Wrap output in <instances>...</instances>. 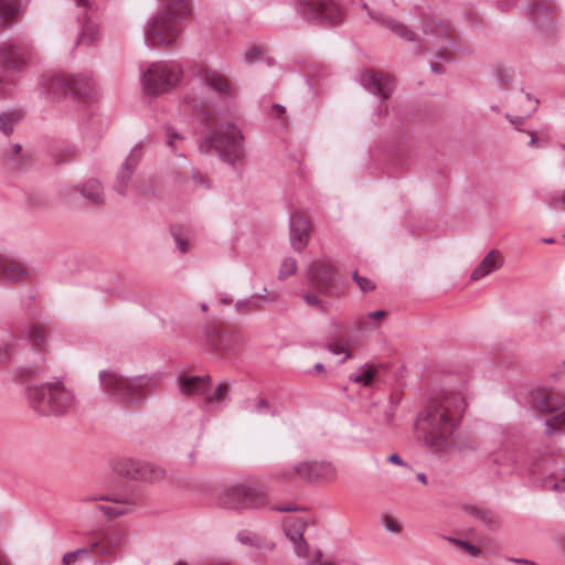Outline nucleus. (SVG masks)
I'll use <instances>...</instances> for the list:
<instances>
[{
    "mask_svg": "<svg viewBox=\"0 0 565 565\" xmlns=\"http://www.w3.org/2000/svg\"><path fill=\"white\" fill-rule=\"evenodd\" d=\"M0 270L3 277L9 281H19L26 276L25 268L15 262H4L0 264Z\"/></svg>",
    "mask_w": 565,
    "mask_h": 565,
    "instance_id": "nucleus-32",
    "label": "nucleus"
},
{
    "mask_svg": "<svg viewBox=\"0 0 565 565\" xmlns=\"http://www.w3.org/2000/svg\"><path fill=\"white\" fill-rule=\"evenodd\" d=\"M335 268L323 260L311 264L308 268V279L310 285L320 295H330L335 285Z\"/></svg>",
    "mask_w": 565,
    "mask_h": 565,
    "instance_id": "nucleus-13",
    "label": "nucleus"
},
{
    "mask_svg": "<svg viewBox=\"0 0 565 565\" xmlns=\"http://www.w3.org/2000/svg\"><path fill=\"white\" fill-rule=\"evenodd\" d=\"M299 477L306 481H331L335 478V469L330 462L324 461H303L294 467L292 471L287 472V477Z\"/></svg>",
    "mask_w": 565,
    "mask_h": 565,
    "instance_id": "nucleus-12",
    "label": "nucleus"
},
{
    "mask_svg": "<svg viewBox=\"0 0 565 565\" xmlns=\"http://www.w3.org/2000/svg\"><path fill=\"white\" fill-rule=\"evenodd\" d=\"M430 68L436 74H440V73L444 72L443 66L439 63H436V62L430 63Z\"/></svg>",
    "mask_w": 565,
    "mask_h": 565,
    "instance_id": "nucleus-62",
    "label": "nucleus"
},
{
    "mask_svg": "<svg viewBox=\"0 0 565 565\" xmlns=\"http://www.w3.org/2000/svg\"><path fill=\"white\" fill-rule=\"evenodd\" d=\"M21 119L19 111L3 113L0 115V130L9 136L13 132V126Z\"/></svg>",
    "mask_w": 565,
    "mask_h": 565,
    "instance_id": "nucleus-37",
    "label": "nucleus"
},
{
    "mask_svg": "<svg viewBox=\"0 0 565 565\" xmlns=\"http://www.w3.org/2000/svg\"><path fill=\"white\" fill-rule=\"evenodd\" d=\"M297 260L292 257L285 258L279 268L278 278L284 280L290 276H292L297 271Z\"/></svg>",
    "mask_w": 565,
    "mask_h": 565,
    "instance_id": "nucleus-42",
    "label": "nucleus"
},
{
    "mask_svg": "<svg viewBox=\"0 0 565 565\" xmlns=\"http://www.w3.org/2000/svg\"><path fill=\"white\" fill-rule=\"evenodd\" d=\"M14 351L13 343H4L0 344V366L6 365L8 361L11 360Z\"/></svg>",
    "mask_w": 565,
    "mask_h": 565,
    "instance_id": "nucleus-48",
    "label": "nucleus"
},
{
    "mask_svg": "<svg viewBox=\"0 0 565 565\" xmlns=\"http://www.w3.org/2000/svg\"><path fill=\"white\" fill-rule=\"evenodd\" d=\"M142 157L140 147H135L128 154L125 162L121 164L117 172V179L115 183V190L120 195H126L128 183L135 172V169Z\"/></svg>",
    "mask_w": 565,
    "mask_h": 565,
    "instance_id": "nucleus-19",
    "label": "nucleus"
},
{
    "mask_svg": "<svg viewBox=\"0 0 565 565\" xmlns=\"http://www.w3.org/2000/svg\"><path fill=\"white\" fill-rule=\"evenodd\" d=\"M386 316V312L384 310H377V311H373L369 315L370 318L372 319H380V318H383Z\"/></svg>",
    "mask_w": 565,
    "mask_h": 565,
    "instance_id": "nucleus-63",
    "label": "nucleus"
},
{
    "mask_svg": "<svg viewBox=\"0 0 565 565\" xmlns=\"http://www.w3.org/2000/svg\"><path fill=\"white\" fill-rule=\"evenodd\" d=\"M166 132L168 137L167 145L169 147H175L177 143L183 141V137L179 135L173 128L167 127Z\"/></svg>",
    "mask_w": 565,
    "mask_h": 565,
    "instance_id": "nucleus-53",
    "label": "nucleus"
},
{
    "mask_svg": "<svg viewBox=\"0 0 565 565\" xmlns=\"http://www.w3.org/2000/svg\"><path fill=\"white\" fill-rule=\"evenodd\" d=\"M306 526L307 521L300 516H288L284 520L285 534L294 543L296 554L302 557L308 553V545L303 539Z\"/></svg>",
    "mask_w": 565,
    "mask_h": 565,
    "instance_id": "nucleus-15",
    "label": "nucleus"
},
{
    "mask_svg": "<svg viewBox=\"0 0 565 565\" xmlns=\"http://www.w3.org/2000/svg\"><path fill=\"white\" fill-rule=\"evenodd\" d=\"M230 392V386L227 383L222 382L217 385L215 392L206 397V403H214L224 401L227 397V394Z\"/></svg>",
    "mask_w": 565,
    "mask_h": 565,
    "instance_id": "nucleus-46",
    "label": "nucleus"
},
{
    "mask_svg": "<svg viewBox=\"0 0 565 565\" xmlns=\"http://www.w3.org/2000/svg\"><path fill=\"white\" fill-rule=\"evenodd\" d=\"M29 401L43 415H62L74 406L73 394L60 382L29 387Z\"/></svg>",
    "mask_w": 565,
    "mask_h": 565,
    "instance_id": "nucleus-5",
    "label": "nucleus"
},
{
    "mask_svg": "<svg viewBox=\"0 0 565 565\" xmlns=\"http://www.w3.org/2000/svg\"><path fill=\"white\" fill-rule=\"evenodd\" d=\"M32 49L29 44L7 39L0 43V67L9 71H22L29 66Z\"/></svg>",
    "mask_w": 565,
    "mask_h": 565,
    "instance_id": "nucleus-10",
    "label": "nucleus"
},
{
    "mask_svg": "<svg viewBox=\"0 0 565 565\" xmlns=\"http://www.w3.org/2000/svg\"><path fill=\"white\" fill-rule=\"evenodd\" d=\"M554 10V6L544 0H534L529 7V14L535 21L539 22L545 18H548Z\"/></svg>",
    "mask_w": 565,
    "mask_h": 565,
    "instance_id": "nucleus-34",
    "label": "nucleus"
},
{
    "mask_svg": "<svg viewBox=\"0 0 565 565\" xmlns=\"http://www.w3.org/2000/svg\"><path fill=\"white\" fill-rule=\"evenodd\" d=\"M93 552L92 544L89 547H81L75 551L67 552L63 555L62 563L63 565H71L77 561L89 558Z\"/></svg>",
    "mask_w": 565,
    "mask_h": 565,
    "instance_id": "nucleus-39",
    "label": "nucleus"
},
{
    "mask_svg": "<svg viewBox=\"0 0 565 565\" xmlns=\"http://www.w3.org/2000/svg\"><path fill=\"white\" fill-rule=\"evenodd\" d=\"M173 237L181 253L188 252V242L182 237L181 234L173 232Z\"/></svg>",
    "mask_w": 565,
    "mask_h": 565,
    "instance_id": "nucleus-56",
    "label": "nucleus"
},
{
    "mask_svg": "<svg viewBox=\"0 0 565 565\" xmlns=\"http://www.w3.org/2000/svg\"><path fill=\"white\" fill-rule=\"evenodd\" d=\"M297 12L306 20L324 25L342 21V11L332 0H297Z\"/></svg>",
    "mask_w": 565,
    "mask_h": 565,
    "instance_id": "nucleus-8",
    "label": "nucleus"
},
{
    "mask_svg": "<svg viewBox=\"0 0 565 565\" xmlns=\"http://www.w3.org/2000/svg\"><path fill=\"white\" fill-rule=\"evenodd\" d=\"M361 84L383 100L387 99L393 90L391 78L374 70H366L362 73Z\"/></svg>",
    "mask_w": 565,
    "mask_h": 565,
    "instance_id": "nucleus-17",
    "label": "nucleus"
},
{
    "mask_svg": "<svg viewBox=\"0 0 565 565\" xmlns=\"http://www.w3.org/2000/svg\"><path fill=\"white\" fill-rule=\"evenodd\" d=\"M166 477V470L152 463L141 462L137 480L145 482L161 481Z\"/></svg>",
    "mask_w": 565,
    "mask_h": 565,
    "instance_id": "nucleus-29",
    "label": "nucleus"
},
{
    "mask_svg": "<svg viewBox=\"0 0 565 565\" xmlns=\"http://www.w3.org/2000/svg\"><path fill=\"white\" fill-rule=\"evenodd\" d=\"M437 56L441 60L447 61L449 58L448 47L444 46V47L439 49Z\"/></svg>",
    "mask_w": 565,
    "mask_h": 565,
    "instance_id": "nucleus-61",
    "label": "nucleus"
},
{
    "mask_svg": "<svg viewBox=\"0 0 565 565\" xmlns=\"http://www.w3.org/2000/svg\"><path fill=\"white\" fill-rule=\"evenodd\" d=\"M505 118L518 129V130H521V126L523 125L524 122V118L523 117H513L509 114L505 115Z\"/></svg>",
    "mask_w": 565,
    "mask_h": 565,
    "instance_id": "nucleus-58",
    "label": "nucleus"
},
{
    "mask_svg": "<svg viewBox=\"0 0 565 565\" xmlns=\"http://www.w3.org/2000/svg\"><path fill=\"white\" fill-rule=\"evenodd\" d=\"M185 104L200 116L202 122L212 128V134L200 145V151L210 153L213 150L224 161L234 164L243 156L242 135L231 124L215 122L205 107V102L192 93L185 97Z\"/></svg>",
    "mask_w": 565,
    "mask_h": 565,
    "instance_id": "nucleus-2",
    "label": "nucleus"
},
{
    "mask_svg": "<svg viewBox=\"0 0 565 565\" xmlns=\"http://www.w3.org/2000/svg\"><path fill=\"white\" fill-rule=\"evenodd\" d=\"M564 404V397L559 392L540 390L534 397L535 407L544 413H553Z\"/></svg>",
    "mask_w": 565,
    "mask_h": 565,
    "instance_id": "nucleus-22",
    "label": "nucleus"
},
{
    "mask_svg": "<svg viewBox=\"0 0 565 565\" xmlns=\"http://www.w3.org/2000/svg\"><path fill=\"white\" fill-rule=\"evenodd\" d=\"M303 299L308 306L320 309L323 313L328 311L327 307L321 302L319 297L315 294H306Z\"/></svg>",
    "mask_w": 565,
    "mask_h": 565,
    "instance_id": "nucleus-50",
    "label": "nucleus"
},
{
    "mask_svg": "<svg viewBox=\"0 0 565 565\" xmlns=\"http://www.w3.org/2000/svg\"><path fill=\"white\" fill-rule=\"evenodd\" d=\"M245 409L248 411L250 414L254 415H274L275 411L268 403V401L264 397H259L255 401H246L245 402Z\"/></svg>",
    "mask_w": 565,
    "mask_h": 565,
    "instance_id": "nucleus-35",
    "label": "nucleus"
},
{
    "mask_svg": "<svg viewBox=\"0 0 565 565\" xmlns=\"http://www.w3.org/2000/svg\"><path fill=\"white\" fill-rule=\"evenodd\" d=\"M26 339L30 341V343L38 348L42 349L44 348V344L46 342V330L44 326L40 323L32 322L24 331Z\"/></svg>",
    "mask_w": 565,
    "mask_h": 565,
    "instance_id": "nucleus-30",
    "label": "nucleus"
},
{
    "mask_svg": "<svg viewBox=\"0 0 565 565\" xmlns=\"http://www.w3.org/2000/svg\"><path fill=\"white\" fill-rule=\"evenodd\" d=\"M126 533L121 529H111L92 542V550L102 556H115L116 551L125 541Z\"/></svg>",
    "mask_w": 565,
    "mask_h": 565,
    "instance_id": "nucleus-16",
    "label": "nucleus"
},
{
    "mask_svg": "<svg viewBox=\"0 0 565 565\" xmlns=\"http://www.w3.org/2000/svg\"><path fill=\"white\" fill-rule=\"evenodd\" d=\"M211 382L209 375L204 376H182L179 379V387L184 395H194L205 392Z\"/></svg>",
    "mask_w": 565,
    "mask_h": 565,
    "instance_id": "nucleus-25",
    "label": "nucleus"
},
{
    "mask_svg": "<svg viewBox=\"0 0 565 565\" xmlns=\"http://www.w3.org/2000/svg\"><path fill=\"white\" fill-rule=\"evenodd\" d=\"M367 13L373 20L383 24L385 28L390 29L396 35H398L407 41L416 40L415 33L412 30H409L402 22H398L391 18H384L382 13H377V12H373V11H367Z\"/></svg>",
    "mask_w": 565,
    "mask_h": 565,
    "instance_id": "nucleus-24",
    "label": "nucleus"
},
{
    "mask_svg": "<svg viewBox=\"0 0 565 565\" xmlns=\"http://www.w3.org/2000/svg\"><path fill=\"white\" fill-rule=\"evenodd\" d=\"M191 179H192L194 189H203V190L210 189V179L206 175H204L200 170L192 169Z\"/></svg>",
    "mask_w": 565,
    "mask_h": 565,
    "instance_id": "nucleus-45",
    "label": "nucleus"
},
{
    "mask_svg": "<svg viewBox=\"0 0 565 565\" xmlns=\"http://www.w3.org/2000/svg\"><path fill=\"white\" fill-rule=\"evenodd\" d=\"M189 11L186 0H166V9L156 14L147 25L145 40L148 46L172 45L179 35L173 19L186 15Z\"/></svg>",
    "mask_w": 565,
    "mask_h": 565,
    "instance_id": "nucleus-4",
    "label": "nucleus"
},
{
    "mask_svg": "<svg viewBox=\"0 0 565 565\" xmlns=\"http://www.w3.org/2000/svg\"><path fill=\"white\" fill-rule=\"evenodd\" d=\"M376 374L377 369L374 365L364 364L355 373H352L349 379L363 386H370Z\"/></svg>",
    "mask_w": 565,
    "mask_h": 565,
    "instance_id": "nucleus-33",
    "label": "nucleus"
},
{
    "mask_svg": "<svg viewBox=\"0 0 565 565\" xmlns=\"http://www.w3.org/2000/svg\"><path fill=\"white\" fill-rule=\"evenodd\" d=\"M201 82L205 86L210 87L211 89H213L220 94H224V95L232 94V85H231L230 81L216 72L204 71L201 75Z\"/></svg>",
    "mask_w": 565,
    "mask_h": 565,
    "instance_id": "nucleus-26",
    "label": "nucleus"
},
{
    "mask_svg": "<svg viewBox=\"0 0 565 565\" xmlns=\"http://www.w3.org/2000/svg\"><path fill=\"white\" fill-rule=\"evenodd\" d=\"M502 256L499 250L492 249L472 270L471 279L479 280L502 266Z\"/></svg>",
    "mask_w": 565,
    "mask_h": 565,
    "instance_id": "nucleus-23",
    "label": "nucleus"
},
{
    "mask_svg": "<svg viewBox=\"0 0 565 565\" xmlns=\"http://www.w3.org/2000/svg\"><path fill=\"white\" fill-rule=\"evenodd\" d=\"M266 493L255 486L234 484L224 489L218 495V504L226 509H259L267 504Z\"/></svg>",
    "mask_w": 565,
    "mask_h": 565,
    "instance_id": "nucleus-7",
    "label": "nucleus"
},
{
    "mask_svg": "<svg viewBox=\"0 0 565 565\" xmlns=\"http://www.w3.org/2000/svg\"><path fill=\"white\" fill-rule=\"evenodd\" d=\"M347 347H348L347 341L344 342V341H340L338 339L331 340L327 344L328 350L333 354L345 353V356L343 358V360L341 362H343L344 360L350 358V352Z\"/></svg>",
    "mask_w": 565,
    "mask_h": 565,
    "instance_id": "nucleus-44",
    "label": "nucleus"
},
{
    "mask_svg": "<svg viewBox=\"0 0 565 565\" xmlns=\"http://www.w3.org/2000/svg\"><path fill=\"white\" fill-rule=\"evenodd\" d=\"M546 487L555 491H565V466L552 473V479L546 481Z\"/></svg>",
    "mask_w": 565,
    "mask_h": 565,
    "instance_id": "nucleus-41",
    "label": "nucleus"
},
{
    "mask_svg": "<svg viewBox=\"0 0 565 565\" xmlns=\"http://www.w3.org/2000/svg\"><path fill=\"white\" fill-rule=\"evenodd\" d=\"M388 461L394 465L402 466V467L407 466V463L405 461H403L402 458L399 457V455L396 452L388 456Z\"/></svg>",
    "mask_w": 565,
    "mask_h": 565,
    "instance_id": "nucleus-60",
    "label": "nucleus"
},
{
    "mask_svg": "<svg viewBox=\"0 0 565 565\" xmlns=\"http://www.w3.org/2000/svg\"><path fill=\"white\" fill-rule=\"evenodd\" d=\"M182 68L175 62L152 63L141 76L142 88L148 96H159L173 89L181 81Z\"/></svg>",
    "mask_w": 565,
    "mask_h": 565,
    "instance_id": "nucleus-6",
    "label": "nucleus"
},
{
    "mask_svg": "<svg viewBox=\"0 0 565 565\" xmlns=\"http://www.w3.org/2000/svg\"><path fill=\"white\" fill-rule=\"evenodd\" d=\"M263 50L258 46H253L246 51L244 61L248 64H253L260 58Z\"/></svg>",
    "mask_w": 565,
    "mask_h": 565,
    "instance_id": "nucleus-51",
    "label": "nucleus"
},
{
    "mask_svg": "<svg viewBox=\"0 0 565 565\" xmlns=\"http://www.w3.org/2000/svg\"><path fill=\"white\" fill-rule=\"evenodd\" d=\"M47 198H29V204L33 210H42L49 206Z\"/></svg>",
    "mask_w": 565,
    "mask_h": 565,
    "instance_id": "nucleus-54",
    "label": "nucleus"
},
{
    "mask_svg": "<svg viewBox=\"0 0 565 565\" xmlns=\"http://www.w3.org/2000/svg\"><path fill=\"white\" fill-rule=\"evenodd\" d=\"M466 406V399L459 392H441L425 405L417 416L416 427L428 448L439 452L451 445Z\"/></svg>",
    "mask_w": 565,
    "mask_h": 565,
    "instance_id": "nucleus-1",
    "label": "nucleus"
},
{
    "mask_svg": "<svg viewBox=\"0 0 565 565\" xmlns=\"http://www.w3.org/2000/svg\"><path fill=\"white\" fill-rule=\"evenodd\" d=\"M43 87L54 95L88 96L93 90L92 81L83 75H49L43 78Z\"/></svg>",
    "mask_w": 565,
    "mask_h": 565,
    "instance_id": "nucleus-9",
    "label": "nucleus"
},
{
    "mask_svg": "<svg viewBox=\"0 0 565 565\" xmlns=\"http://www.w3.org/2000/svg\"><path fill=\"white\" fill-rule=\"evenodd\" d=\"M243 338L236 331L210 328L205 332V344L220 356L235 354L242 347Z\"/></svg>",
    "mask_w": 565,
    "mask_h": 565,
    "instance_id": "nucleus-11",
    "label": "nucleus"
},
{
    "mask_svg": "<svg viewBox=\"0 0 565 565\" xmlns=\"http://www.w3.org/2000/svg\"><path fill=\"white\" fill-rule=\"evenodd\" d=\"M78 8L84 9L83 17L78 15L77 19L82 23V31L79 33L77 44H92L98 39L99 30L97 24L93 23L88 17L87 11L93 10V4L89 0H74Z\"/></svg>",
    "mask_w": 565,
    "mask_h": 565,
    "instance_id": "nucleus-20",
    "label": "nucleus"
},
{
    "mask_svg": "<svg viewBox=\"0 0 565 565\" xmlns=\"http://www.w3.org/2000/svg\"><path fill=\"white\" fill-rule=\"evenodd\" d=\"M156 377H125L116 372L102 371L99 382L103 391L125 405L136 406L146 399L145 391L156 385Z\"/></svg>",
    "mask_w": 565,
    "mask_h": 565,
    "instance_id": "nucleus-3",
    "label": "nucleus"
},
{
    "mask_svg": "<svg viewBox=\"0 0 565 565\" xmlns=\"http://www.w3.org/2000/svg\"><path fill=\"white\" fill-rule=\"evenodd\" d=\"M99 499L111 503L109 505H98L99 511L108 519H115L128 513L130 507L137 503V500L131 494H108Z\"/></svg>",
    "mask_w": 565,
    "mask_h": 565,
    "instance_id": "nucleus-18",
    "label": "nucleus"
},
{
    "mask_svg": "<svg viewBox=\"0 0 565 565\" xmlns=\"http://www.w3.org/2000/svg\"><path fill=\"white\" fill-rule=\"evenodd\" d=\"M476 518L479 519L489 527H497L499 525V519L495 513L484 509H475Z\"/></svg>",
    "mask_w": 565,
    "mask_h": 565,
    "instance_id": "nucleus-43",
    "label": "nucleus"
},
{
    "mask_svg": "<svg viewBox=\"0 0 565 565\" xmlns=\"http://www.w3.org/2000/svg\"><path fill=\"white\" fill-rule=\"evenodd\" d=\"M353 279L363 292L372 291L375 289V284L369 278L360 276L356 270L353 273Z\"/></svg>",
    "mask_w": 565,
    "mask_h": 565,
    "instance_id": "nucleus-47",
    "label": "nucleus"
},
{
    "mask_svg": "<svg viewBox=\"0 0 565 565\" xmlns=\"http://www.w3.org/2000/svg\"><path fill=\"white\" fill-rule=\"evenodd\" d=\"M266 301L274 302L278 300V295L275 292L263 296Z\"/></svg>",
    "mask_w": 565,
    "mask_h": 565,
    "instance_id": "nucleus-64",
    "label": "nucleus"
},
{
    "mask_svg": "<svg viewBox=\"0 0 565 565\" xmlns=\"http://www.w3.org/2000/svg\"><path fill=\"white\" fill-rule=\"evenodd\" d=\"M495 78L502 85H508L512 81L511 74L508 71L501 68L495 70Z\"/></svg>",
    "mask_w": 565,
    "mask_h": 565,
    "instance_id": "nucleus-55",
    "label": "nucleus"
},
{
    "mask_svg": "<svg viewBox=\"0 0 565 565\" xmlns=\"http://www.w3.org/2000/svg\"><path fill=\"white\" fill-rule=\"evenodd\" d=\"M271 509L279 512H295L299 510L296 504L274 505Z\"/></svg>",
    "mask_w": 565,
    "mask_h": 565,
    "instance_id": "nucleus-57",
    "label": "nucleus"
},
{
    "mask_svg": "<svg viewBox=\"0 0 565 565\" xmlns=\"http://www.w3.org/2000/svg\"><path fill=\"white\" fill-rule=\"evenodd\" d=\"M237 539L242 544L253 546L258 550L271 551L275 547L273 542L267 541L264 537L249 531H241L237 534Z\"/></svg>",
    "mask_w": 565,
    "mask_h": 565,
    "instance_id": "nucleus-28",
    "label": "nucleus"
},
{
    "mask_svg": "<svg viewBox=\"0 0 565 565\" xmlns=\"http://www.w3.org/2000/svg\"><path fill=\"white\" fill-rule=\"evenodd\" d=\"M375 407H376V404H371L367 407V413L370 415H373L376 422H379L381 424H390L394 419L396 406L392 402H388L386 405L383 406V411H382L381 415H375L373 413Z\"/></svg>",
    "mask_w": 565,
    "mask_h": 565,
    "instance_id": "nucleus-36",
    "label": "nucleus"
},
{
    "mask_svg": "<svg viewBox=\"0 0 565 565\" xmlns=\"http://www.w3.org/2000/svg\"><path fill=\"white\" fill-rule=\"evenodd\" d=\"M565 431V409L552 418L547 419L545 423V434L553 435L555 433Z\"/></svg>",
    "mask_w": 565,
    "mask_h": 565,
    "instance_id": "nucleus-38",
    "label": "nucleus"
},
{
    "mask_svg": "<svg viewBox=\"0 0 565 565\" xmlns=\"http://www.w3.org/2000/svg\"><path fill=\"white\" fill-rule=\"evenodd\" d=\"M141 462L130 458H122L118 460L114 469L121 476L137 480Z\"/></svg>",
    "mask_w": 565,
    "mask_h": 565,
    "instance_id": "nucleus-31",
    "label": "nucleus"
},
{
    "mask_svg": "<svg viewBox=\"0 0 565 565\" xmlns=\"http://www.w3.org/2000/svg\"><path fill=\"white\" fill-rule=\"evenodd\" d=\"M449 541L455 543L457 546L461 547L463 551H466L471 556L476 557V556L480 555V550L477 546L470 544L469 542L458 540V539H449Z\"/></svg>",
    "mask_w": 565,
    "mask_h": 565,
    "instance_id": "nucleus-49",
    "label": "nucleus"
},
{
    "mask_svg": "<svg viewBox=\"0 0 565 565\" xmlns=\"http://www.w3.org/2000/svg\"><path fill=\"white\" fill-rule=\"evenodd\" d=\"M425 34L431 33L437 36L450 39L451 38V29L449 25L443 23V22H433L427 24L423 29Z\"/></svg>",
    "mask_w": 565,
    "mask_h": 565,
    "instance_id": "nucleus-40",
    "label": "nucleus"
},
{
    "mask_svg": "<svg viewBox=\"0 0 565 565\" xmlns=\"http://www.w3.org/2000/svg\"><path fill=\"white\" fill-rule=\"evenodd\" d=\"M525 98H526V100H527V102H530V103H531V105H530V107H529V113H527V115H526V116H530L533 111H535V110H536L537 105H539V103H540V102H539V99H536V98H532L530 94H526V95H525Z\"/></svg>",
    "mask_w": 565,
    "mask_h": 565,
    "instance_id": "nucleus-59",
    "label": "nucleus"
},
{
    "mask_svg": "<svg viewBox=\"0 0 565 565\" xmlns=\"http://www.w3.org/2000/svg\"><path fill=\"white\" fill-rule=\"evenodd\" d=\"M383 524H384V527L388 531V532H392V533H401L402 531V526L398 524V522L393 519L392 516H384L383 519Z\"/></svg>",
    "mask_w": 565,
    "mask_h": 565,
    "instance_id": "nucleus-52",
    "label": "nucleus"
},
{
    "mask_svg": "<svg viewBox=\"0 0 565 565\" xmlns=\"http://www.w3.org/2000/svg\"><path fill=\"white\" fill-rule=\"evenodd\" d=\"M75 190L95 205L104 203L103 185L97 179H89L82 186H76Z\"/></svg>",
    "mask_w": 565,
    "mask_h": 565,
    "instance_id": "nucleus-27",
    "label": "nucleus"
},
{
    "mask_svg": "<svg viewBox=\"0 0 565 565\" xmlns=\"http://www.w3.org/2000/svg\"><path fill=\"white\" fill-rule=\"evenodd\" d=\"M21 17V0H0V33L12 28Z\"/></svg>",
    "mask_w": 565,
    "mask_h": 565,
    "instance_id": "nucleus-21",
    "label": "nucleus"
},
{
    "mask_svg": "<svg viewBox=\"0 0 565 565\" xmlns=\"http://www.w3.org/2000/svg\"><path fill=\"white\" fill-rule=\"evenodd\" d=\"M312 225L310 220L301 212L290 215V244L296 252H302L310 239Z\"/></svg>",
    "mask_w": 565,
    "mask_h": 565,
    "instance_id": "nucleus-14",
    "label": "nucleus"
}]
</instances>
